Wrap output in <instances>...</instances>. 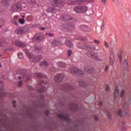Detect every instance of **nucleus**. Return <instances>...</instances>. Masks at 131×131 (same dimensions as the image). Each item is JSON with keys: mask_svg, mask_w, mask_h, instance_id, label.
I'll list each match as a JSON object with an SVG mask.
<instances>
[{"mask_svg": "<svg viewBox=\"0 0 131 131\" xmlns=\"http://www.w3.org/2000/svg\"><path fill=\"white\" fill-rule=\"evenodd\" d=\"M61 27L63 31L68 32L74 30L75 26L73 24H71L70 25L68 24H61Z\"/></svg>", "mask_w": 131, "mask_h": 131, "instance_id": "nucleus-1", "label": "nucleus"}, {"mask_svg": "<svg viewBox=\"0 0 131 131\" xmlns=\"http://www.w3.org/2000/svg\"><path fill=\"white\" fill-rule=\"evenodd\" d=\"M73 9L76 13H85L88 11V7L85 6H76Z\"/></svg>", "mask_w": 131, "mask_h": 131, "instance_id": "nucleus-2", "label": "nucleus"}, {"mask_svg": "<svg viewBox=\"0 0 131 131\" xmlns=\"http://www.w3.org/2000/svg\"><path fill=\"white\" fill-rule=\"evenodd\" d=\"M115 60V55L114 54V52L112 50L110 53V64L111 66L114 64V61Z\"/></svg>", "mask_w": 131, "mask_h": 131, "instance_id": "nucleus-3", "label": "nucleus"}, {"mask_svg": "<svg viewBox=\"0 0 131 131\" xmlns=\"http://www.w3.org/2000/svg\"><path fill=\"white\" fill-rule=\"evenodd\" d=\"M86 55L89 58H93L94 60H98V54L94 52H86Z\"/></svg>", "mask_w": 131, "mask_h": 131, "instance_id": "nucleus-4", "label": "nucleus"}, {"mask_svg": "<svg viewBox=\"0 0 131 131\" xmlns=\"http://www.w3.org/2000/svg\"><path fill=\"white\" fill-rule=\"evenodd\" d=\"M63 5V2L61 0H54L52 2L53 7H62Z\"/></svg>", "mask_w": 131, "mask_h": 131, "instance_id": "nucleus-5", "label": "nucleus"}, {"mask_svg": "<svg viewBox=\"0 0 131 131\" xmlns=\"http://www.w3.org/2000/svg\"><path fill=\"white\" fill-rule=\"evenodd\" d=\"M60 19L62 21H64L65 22L66 21H69V20H72V17L68 15H63L61 16Z\"/></svg>", "mask_w": 131, "mask_h": 131, "instance_id": "nucleus-6", "label": "nucleus"}, {"mask_svg": "<svg viewBox=\"0 0 131 131\" xmlns=\"http://www.w3.org/2000/svg\"><path fill=\"white\" fill-rule=\"evenodd\" d=\"M33 58V61L34 63H37L40 61V60L42 59V56L41 55H36L35 56H33L32 59Z\"/></svg>", "mask_w": 131, "mask_h": 131, "instance_id": "nucleus-7", "label": "nucleus"}, {"mask_svg": "<svg viewBox=\"0 0 131 131\" xmlns=\"http://www.w3.org/2000/svg\"><path fill=\"white\" fill-rule=\"evenodd\" d=\"M22 9V4L21 3H17L13 5V10L14 12H17V10Z\"/></svg>", "mask_w": 131, "mask_h": 131, "instance_id": "nucleus-8", "label": "nucleus"}, {"mask_svg": "<svg viewBox=\"0 0 131 131\" xmlns=\"http://www.w3.org/2000/svg\"><path fill=\"white\" fill-rule=\"evenodd\" d=\"M15 45H16L17 47H19V48H25L26 46L25 43L19 40H16Z\"/></svg>", "mask_w": 131, "mask_h": 131, "instance_id": "nucleus-9", "label": "nucleus"}, {"mask_svg": "<svg viewBox=\"0 0 131 131\" xmlns=\"http://www.w3.org/2000/svg\"><path fill=\"white\" fill-rule=\"evenodd\" d=\"M80 28L82 31H84L85 32H88V31H90V28L85 25L81 26Z\"/></svg>", "mask_w": 131, "mask_h": 131, "instance_id": "nucleus-10", "label": "nucleus"}, {"mask_svg": "<svg viewBox=\"0 0 131 131\" xmlns=\"http://www.w3.org/2000/svg\"><path fill=\"white\" fill-rule=\"evenodd\" d=\"M66 45L68 48H73V44H72V41H69L68 39L66 40Z\"/></svg>", "mask_w": 131, "mask_h": 131, "instance_id": "nucleus-11", "label": "nucleus"}, {"mask_svg": "<svg viewBox=\"0 0 131 131\" xmlns=\"http://www.w3.org/2000/svg\"><path fill=\"white\" fill-rule=\"evenodd\" d=\"M25 54H26L29 59H32V57H33V54L29 53V51H28V50H25Z\"/></svg>", "mask_w": 131, "mask_h": 131, "instance_id": "nucleus-12", "label": "nucleus"}, {"mask_svg": "<svg viewBox=\"0 0 131 131\" xmlns=\"http://www.w3.org/2000/svg\"><path fill=\"white\" fill-rule=\"evenodd\" d=\"M56 80H62V79L64 78V75L63 74H59L56 76L55 77Z\"/></svg>", "mask_w": 131, "mask_h": 131, "instance_id": "nucleus-13", "label": "nucleus"}, {"mask_svg": "<svg viewBox=\"0 0 131 131\" xmlns=\"http://www.w3.org/2000/svg\"><path fill=\"white\" fill-rule=\"evenodd\" d=\"M16 32L17 34H22L24 32V29L19 28L16 29Z\"/></svg>", "mask_w": 131, "mask_h": 131, "instance_id": "nucleus-14", "label": "nucleus"}, {"mask_svg": "<svg viewBox=\"0 0 131 131\" xmlns=\"http://www.w3.org/2000/svg\"><path fill=\"white\" fill-rule=\"evenodd\" d=\"M57 117H58L59 118H61V119H64V120H67V119H68V118L65 116V115L61 114H58Z\"/></svg>", "mask_w": 131, "mask_h": 131, "instance_id": "nucleus-15", "label": "nucleus"}, {"mask_svg": "<svg viewBox=\"0 0 131 131\" xmlns=\"http://www.w3.org/2000/svg\"><path fill=\"white\" fill-rule=\"evenodd\" d=\"M6 43V39L5 38H0V47H3Z\"/></svg>", "mask_w": 131, "mask_h": 131, "instance_id": "nucleus-16", "label": "nucleus"}, {"mask_svg": "<svg viewBox=\"0 0 131 131\" xmlns=\"http://www.w3.org/2000/svg\"><path fill=\"white\" fill-rule=\"evenodd\" d=\"M55 10L54 7H50L48 8L47 12H48V13H53Z\"/></svg>", "mask_w": 131, "mask_h": 131, "instance_id": "nucleus-17", "label": "nucleus"}, {"mask_svg": "<svg viewBox=\"0 0 131 131\" xmlns=\"http://www.w3.org/2000/svg\"><path fill=\"white\" fill-rule=\"evenodd\" d=\"M36 39L38 41H41V40H42V36L41 35H38L36 37Z\"/></svg>", "mask_w": 131, "mask_h": 131, "instance_id": "nucleus-18", "label": "nucleus"}, {"mask_svg": "<svg viewBox=\"0 0 131 131\" xmlns=\"http://www.w3.org/2000/svg\"><path fill=\"white\" fill-rule=\"evenodd\" d=\"M118 95H119V90H118V88H116L115 89V97H117Z\"/></svg>", "mask_w": 131, "mask_h": 131, "instance_id": "nucleus-19", "label": "nucleus"}, {"mask_svg": "<svg viewBox=\"0 0 131 131\" xmlns=\"http://www.w3.org/2000/svg\"><path fill=\"white\" fill-rule=\"evenodd\" d=\"M48 65H49V63L46 60H43L40 63V66H48Z\"/></svg>", "mask_w": 131, "mask_h": 131, "instance_id": "nucleus-20", "label": "nucleus"}, {"mask_svg": "<svg viewBox=\"0 0 131 131\" xmlns=\"http://www.w3.org/2000/svg\"><path fill=\"white\" fill-rule=\"evenodd\" d=\"M34 52H37V53H40V52H41V48H38V47H34Z\"/></svg>", "mask_w": 131, "mask_h": 131, "instance_id": "nucleus-21", "label": "nucleus"}, {"mask_svg": "<svg viewBox=\"0 0 131 131\" xmlns=\"http://www.w3.org/2000/svg\"><path fill=\"white\" fill-rule=\"evenodd\" d=\"M28 3L29 5H35L36 4V2H35V0H28Z\"/></svg>", "mask_w": 131, "mask_h": 131, "instance_id": "nucleus-22", "label": "nucleus"}, {"mask_svg": "<svg viewBox=\"0 0 131 131\" xmlns=\"http://www.w3.org/2000/svg\"><path fill=\"white\" fill-rule=\"evenodd\" d=\"M18 57L19 59H24V56H23V54H21V52H19L18 53Z\"/></svg>", "mask_w": 131, "mask_h": 131, "instance_id": "nucleus-23", "label": "nucleus"}, {"mask_svg": "<svg viewBox=\"0 0 131 131\" xmlns=\"http://www.w3.org/2000/svg\"><path fill=\"white\" fill-rule=\"evenodd\" d=\"M18 22L20 23V24H24V23H25V20L22 18H20L19 19Z\"/></svg>", "mask_w": 131, "mask_h": 131, "instance_id": "nucleus-24", "label": "nucleus"}, {"mask_svg": "<svg viewBox=\"0 0 131 131\" xmlns=\"http://www.w3.org/2000/svg\"><path fill=\"white\" fill-rule=\"evenodd\" d=\"M72 55V51H71V50H68V57H71Z\"/></svg>", "mask_w": 131, "mask_h": 131, "instance_id": "nucleus-25", "label": "nucleus"}, {"mask_svg": "<svg viewBox=\"0 0 131 131\" xmlns=\"http://www.w3.org/2000/svg\"><path fill=\"white\" fill-rule=\"evenodd\" d=\"M90 50H92V51L96 50V46L94 45H90Z\"/></svg>", "mask_w": 131, "mask_h": 131, "instance_id": "nucleus-26", "label": "nucleus"}, {"mask_svg": "<svg viewBox=\"0 0 131 131\" xmlns=\"http://www.w3.org/2000/svg\"><path fill=\"white\" fill-rule=\"evenodd\" d=\"M118 115L119 116H122V110L120 109L118 112Z\"/></svg>", "mask_w": 131, "mask_h": 131, "instance_id": "nucleus-27", "label": "nucleus"}, {"mask_svg": "<svg viewBox=\"0 0 131 131\" xmlns=\"http://www.w3.org/2000/svg\"><path fill=\"white\" fill-rule=\"evenodd\" d=\"M2 2L4 5H8V4H9L8 0H2Z\"/></svg>", "mask_w": 131, "mask_h": 131, "instance_id": "nucleus-28", "label": "nucleus"}, {"mask_svg": "<svg viewBox=\"0 0 131 131\" xmlns=\"http://www.w3.org/2000/svg\"><path fill=\"white\" fill-rule=\"evenodd\" d=\"M11 22L12 24H14V25H16V26H18L19 24L18 23H17V21H15L14 20H12Z\"/></svg>", "mask_w": 131, "mask_h": 131, "instance_id": "nucleus-29", "label": "nucleus"}, {"mask_svg": "<svg viewBox=\"0 0 131 131\" xmlns=\"http://www.w3.org/2000/svg\"><path fill=\"white\" fill-rule=\"evenodd\" d=\"M5 22L2 19H0V28H2V26L4 25Z\"/></svg>", "mask_w": 131, "mask_h": 131, "instance_id": "nucleus-30", "label": "nucleus"}, {"mask_svg": "<svg viewBox=\"0 0 131 131\" xmlns=\"http://www.w3.org/2000/svg\"><path fill=\"white\" fill-rule=\"evenodd\" d=\"M37 77H43L45 76V75L40 73L37 74Z\"/></svg>", "mask_w": 131, "mask_h": 131, "instance_id": "nucleus-31", "label": "nucleus"}, {"mask_svg": "<svg viewBox=\"0 0 131 131\" xmlns=\"http://www.w3.org/2000/svg\"><path fill=\"white\" fill-rule=\"evenodd\" d=\"M128 64L127 63V60L126 59L124 60V66H127Z\"/></svg>", "mask_w": 131, "mask_h": 131, "instance_id": "nucleus-32", "label": "nucleus"}, {"mask_svg": "<svg viewBox=\"0 0 131 131\" xmlns=\"http://www.w3.org/2000/svg\"><path fill=\"white\" fill-rule=\"evenodd\" d=\"M124 93H125L124 90H122L120 93V97H123V95H124Z\"/></svg>", "mask_w": 131, "mask_h": 131, "instance_id": "nucleus-33", "label": "nucleus"}, {"mask_svg": "<svg viewBox=\"0 0 131 131\" xmlns=\"http://www.w3.org/2000/svg\"><path fill=\"white\" fill-rule=\"evenodd\" d=\"M86 45H83L82 46V50H86Z\"/></svg>", "mask_w": 131, "mask_h": 131, "instance_id": "nucleus-34", "label": "nucleus"}, {"mask_svg": "<svg viewBox=\"0 0 131 131\" xmlns=\"http://www.w3.org/2000/svg\"><path fill=\"white\" fill-rule=\"evenodd\" d=\"M104 46H105V48H106V49H108V48H109L108 43H107V41H104Z\"/></svg>", "mask_w": 131, "mask_h": 131, "instance_id": "nucleus-35", "label": "nucleus"}, {"mask_svg": "<svg viewBox=\"0 0 131 131\" xmlns=\"http://www.w3.org/2000/svg\"><path fill=\"white\" fill-rule=\"evenodd\" d=\"M91 49V45H86V50L89 51Z\"/></svg>", "mask_w": 131, "mask_h": 131, "instance_id": "nucleus-36", "label": "nucleus"}, {"mask_svg": "<svg viewBox=\"0 0 131 131\" xmlns=\"http://www.w3.org/2000/svg\"><path fill=\"white\" fill-rule=\"evenodd\" d=\"M118 57L119 58V60H120V62H121V61L122 60V58H121V54H119L118 55Z\"/></svg>", "mask_w": 131, "mask_h": 131, "instance_id": "nucleus-37", "label": "nucleus"}, {"mask_svg": "<svg viewBox=\"0 0 131 131\" xmlns=\"http://www.w3.org/2000/svg\"><path fill=\"white\" fill-rule=\"evenodd\" d=\"M59 64H60V66H65L66 65L64 62H59Z\"/></svg>", "mask_w": 131, "mask_h": 131, "instance_id": "nucleus-38", "label": "nucleus"}, {"mask_svg": "<svg viewBox=\"0 0 131 131\" xmlns=\"http://www.w3.org/2000/svg\"><path fill=\"white\" fill-rule=\"evenodd\" d=\"M22 84H23L22 81H19L18 82V85H19V86H22Z\"/></svg>", "mask_w": 131, "mask_h": 131, "instance_id": "nucleus-39", "label": "nucleus"}, {"mask_svg": "<svg viewBox=\"0 0 131 131\" xmlns=\"http://www.w3.org/2000/svg\"><path fill=\"white\" fill-rule=\"evenodd\" d=\"M48 34V35H49V36H54V34L52 33H48V34H46V35Z\"/></svg>", "mask_w": 131, "mask_h": 131, "instance_id": "nucleus-40", "label": "nucleus"}, {"mask_svg": "<svg viewBox=\"0 0 131 131\" xmlns=\"http://www.w3.org/2000/svg\"><path fill=\"white\" fill-rule=\"evenodd\" d=\"M94 42L95 43H97V45H99L100 42H99V41L97 40H94Z\"/></svg>", "mask_w": 131, "mask_h": 131, "instance_id": "nucleus-41", "label": "nucleus"}, {"mask_svg": "<svg viewBox=\"0 0 131 131\" xmlns=\"http://www.w3.org/2000/svg\"><path fill=\"white\" fill-rule=\"evenodd\" d=\"M13 104L14 107H16V105H15L16 101H15V100L13 101Z\"/></svg>", "mask_w": 131, "mask_h": 131, "instance_id": "nucleus-42", "label": "nucleus"}, {"mask_svg": "<svg viewBox=\"0 0 131 131\" xmlns=\"http://www.w3.org/2000/svg\"><path fill=\"white\" fill-rule=\"evenodd\" d=\"M103 4H106V0H101Z\"/></svg>", "mask_w": 131, "mask_h": 131, "instance_id": "nucleus-43", "label": "nucleus"}, {"mask_svg": "<svg viewBox=\"0 0 131 131\" xmlns=\"http://www.w3.org/2000/svg\"><path fill=\"white\" fill-rule=\"evenodd\" d=\"M82 40H83L84 41H85L88 40V39L86 38H83Z\"/></svg>", "mask_w": 131, "mask_h": 131, "instance_id": "nucleus-44", "label": "nucleus"}, {"mask_svg": "<svg viewBox=\"0 0 131 131\" xmlns=\"http://www.w3.org/2000/svg\"><path fill=\"white\" fill-rule=\"evenodd\" d=\"M98 104H99V105H103V102L100 101V102H99Z\"/></svg>", "mask_w": 131, "mask_h": 131, "instance_id": "nucleus-45", "label": "nucleus"}, {"mask_svg": "<svg viewBox=\"0 0 131 131\" xmlns=\"http://www.w3.org/2000/svg\"><path fill=\"white\" fill-rule=\"evenodd\" d=\"M106 91H108L109 90V86L107 85L106 88Z\"/></svg>", "mask_w": 131, "mask_h": 131, "instance_id": "nucleus-46", "label": "nucleus"}, {"mask_svg": "<svg viewBox=\"0 0 131 131\" xmlns=\"http://www.w3.org/2000/svg\"><path fill=\"white\" fill-rule=\"evenodd\" d=\"M45 29H46V28L45 27L41 28V30H45Z\"/></svg>", "mask_w": 131, "mask_h": 131, "instance_id": "nucleus-47", "label": "nucleus"}, {"mask_svg": "<svg viewBox=\"0 0 131 131\" xmlns=\"http://www.w3.org/2000/svg\"><path fill=\"white\" fill-rule=\"evenodd\" d=\"M125 108H126V109H127V107H126V105H125L124 106L123 109H125Z\"/></svg>", "mask_w": 131, "mask_h": 131, "instance_id": "nucleus-48", "label": "nucleus"}, {"mask_svg": "<svg viewBox=\"0 0 131 131\" xmlns=\"http://www.w3.org/2000/svg\"><path fill=\"white\" fill-rule=\"evenodd\" d=\"M104 28V26L103 25H102L101 26V30H103V28Z\"/></svg>", "mask_w": 131, "mask_h": 131, "instance_id": "nucleus-49", "label": "nucleus"}, {"mask_svg": "<svg viewBox=\"0 0 131 131\" xmlns=\"http://www.w3.org/2000/svg\"><path fill=\"white\" fill-rule=\"evenodd\" d=\"M76 2H77L78 3H79V2H83V1H76Z\"/></svg>", "mask_w": 131, "mask_h": 131, "instance_id": "nucleus-50", "label": "nucleus"}, {"mask_svg": "<svg viewBox=\"0 0 131 131\" xmlns=\"http://www.w3.org/2000/svg\"><path fill=\"white\" fill-rule=\"evenodd\" d=\"M107 69H108V67H106V68L105 69V71H107Z\"/></svg>", "mask_w": 131, "mask_h": 131, "instance_id": "nucleus-51", "label": "nucleus"}, {"mask_svg": "<svg viewBox=\"0 0 131 131\" xmlns=\"http://www.w3.org/2000/svg\"><path fill=\"white\" fill-rule=\"evenodd\" d=\"M18 79H21V76H18Z\"/></svg>", "mask_w": 131, "mask_h": 131, "instance_id": "nucleus-52", "label": "nucleus"}, {"mask_svg": "<svg viewBox=\"0 0 131 131\" xmlns=\"http://www.w3.org/2000/svg\"><path fill=\"white\" fill-rule=\"evenodd\" d=\"M113 45V43L112 42H111V46H112Z\"/></svg>", "mask_w": 131, "mask_h": 131, "instance_id": "nucleus-53", "label": "nucleus"}, {"mask_svg": "<svg viewBox=\"0 0 131 131\" xmlns=\"http://www.w3.org/2000/svg\"><path fill=\"white\" fill-rule=\"evenodd\" d=\"M95 120H98V119L97 118H95Z\"/></svg>", "mask_w": 131, "mask_h": 131, "instance_id": "nucleus-54", "label": "nucleus"}, {"mask_svg": "<svg viewBox=\"0 0 131 131\" xmlns=\"http://www.w3.org/2000/svg\"><path fill=\"white\" fill-rule=\"evenodd\" d=\"M113 1V2H114V1H115V0H112Z\"/></svg>", "mask_w": 131, "mask_h": 131, "instance_id": "nucleus-55", "label": "nucleus"}, {"mask_svg": "<svg viewBox=\"0 0 131 131\" xmlns=\"http://www.w3.org/2000/svg\"><path fill=\"white\" fill-rule=\"evenodd\" d=\"M0 66H2V65L0 64Z\"/></svg>", "mask_w": 131, "mask_h": 131, "instance_id": "nucleus-56", "label": "nucleus"}, {"mask_svg": "<svg viewBox=\"0 0 131 131\" xmlns=\"http://www.w3.org/2000/svg\"><path fill=\"white\" fill-rule=\"evenodd\" d=\"M1 67L0 66V68H1Z\"/></svg>", "mask_w": 131, "mask_h": 131, "instance_id": "nucleus-57", "label": "nucleus"}]
</instances>
